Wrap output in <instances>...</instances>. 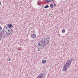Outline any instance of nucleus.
<instances>
[{"mask_svg":"<svg viewBox=\"0 0 78 78\" xmlns=\"http://www.w3.org/2000/svg\"><path fill=\"white\" fill-rule=\"evenodd\" d=\"M4 34V32L3 31H1V33L0 34V36H3V34ZM1 40V39H0V41Z\"/></svg>","mask_w":78,"mask_h":78,"instance_id":"obj_8","label":"nucleus"},{"mask_svg":"<svg viewBox=\"0 0 78 78\" xmlns=\"http://www.w3.org/2000/svg\"><path fill=\"white\" fill-rule=\"evenodd\" d=\"M3 31L4 33V34H7V33L6 32V30H3Z\"/></svg>","mask_w":78,"mask_h":78,"instance_id":"obj_9","label":"nucleus"},{"mask_svg":"<svg viewBox=\"0 0 78 78\" xmlns=\"http://www.w3.org/2000/svg\"><path fill=\"white\" fill-rule=\"evenodd\" d=\"M73 61L72 59L71 58L66 62V64L64 66L63 69H62L63 71L65 72L66 70H67V69L69 68L72 62Z\"/></svg>","mask_w":78,"mask_h":78,"instance_id":"obj_2","label":"nucleus"},{"mask_svg":"<svg viewBox=\"0 0 78 78\" xmlns=\"http://www.w3.org/2000/svg\"><path fill=\"white\" fill-rule=\"evenodd\" d=\"M50 8H53V5L52 4L50 5Z\"/></svg>","mask_w":78,"mask_h":78,"instance_id":"obj_12","label":"nucleus"},{"mask_svg":"<svg viewBox=\"0 0 78 78\" xmlns=\"http://www.w3.org/2000/svg\"><path fill=\"white\" fill-rule=\"evenodd\" d=\"M62 33H65V30H62Z\"/></svg>","mask_w":78,"mask_h":78,"instance_id":"obj_16","label":"nucleus"},{"mask_svg":"<svg viewBox=\"0 0 78 78\" xmlns=\"http://www.w3.org/2000/svg\"><path fill=\"white\" fill-rule=\"evenodd\" d=\"M37 4L38 5H39V2H37Z\"/></svg>","mask_w":78,"mask_h":78,"instance_id":"obj_18","label":"nucleus"},{"mask_svg":"<svg viewBox=\"0 0 78 78\" xmlns=\"http://www.w3.org/2000/svg\"><path fill=\"white\" fill-rule=\"evenodd\" d=\"M36 35L35 34H33L31 35L32 38L33 39H34L35 38H36Z\"/></svg>","mask_w":78,"mask_h":78,"instance_id":"obj_4","label":"nucleus"},{"mask_svg":"<svg viewBox=\"0 0 78 78\" xmlns=\"http://www.w3.org/2000/svg\"><path fill=\"white\" fill-rule=\"evenodd\" d=\"M9 61H11V59H9Z\"/></svg>","mask_w":78,"mask_h":78,"instance_id":"obj_21","label":"nucleus"},{"mask_svg":"<svg viewBox=\"0 0 78 78\" xmlns=\"http://www.w3.org/2000/svg\"><path fill=\"white\" fill-rule=\"evenodd\" d=\"M37 51H39V49L37 50Z\"/></svg>","mask_w":78,"mask_h":78,"instance_id":"obj_23","label":"nucleus"},{"mask_svg":"<svg viewBox=\"0 0 78 78\" xmlns=\"http://www.w3.org/2000/svg\"><path fill=\"white\" fill-rule=\"evenodd\" d=\"M4 30H8V29L9 28L8 27V24H7V26H4Z\"/></svg>","mask_w":78,"mask_h":78,"instance_id":"obj_7","label":"nucleus"},{"mask_svg":"<svg viewBox=\"0 0 78 78\" xmlns=\"http://www.w3.org/2000/svg\"><path fill=\"white\" fill-rule=\"evenodd\" d=\"M46 2L47 3H49V2H50V0H47Z\"/></svg>","mask_w":78,"mask_h":78,"instance_id":"obj_14","label":"nucleus"},{"mask_svg":"<svg viewBox=\"0 0 78 78\" xmlns=\"http://www.w3.org/2000/svg\"><path fill=\"white\" fill-rule=\"evenodd\" d=\"M45 74L43 73L39 75L37 78H44L45 76Z\"/></svg>","mask_w":78,"mask_h":78,"instance_id":"obj_3","label":"nucleus"},{"mask_svg":"<svg viewBox=\"0 0 78 78\" xmlns=\"http://www.w3.org/2000/svg\"><path fill=\"white\" fill-rule=\"evenodd\" d=\"M1 5V2H0V5Z\"/></svg>","mask_w":78,"mask_h":78,"instance_id":"obj_22","label":"nucleus"},{"mask_svg":"<svg viewBox=\"0 0 78 78\" xmlns=\"http://www.w3.org/2000/svg\"><path fill=\"white\" fill-rule=\"evenodd\" d=\"M38 49H41V48H38Z\"/></svg>","mask_w":78,"mask_h":78,"instance_id":"obj_25","label":"nucleus"},{"mask_svg":"<svg viewBox=\"0 0 78 78\" xmlns=\"http://www.w3.org/2000/svg\"><path fill=\"white\" fill-rule=\"evenodd\" d=\"M48 39H50V37H48Z\"/></svg>","mask_w":78,"mask_h":78,"instance_id":"obj_20","label":"nucleus"},{"mask_svg":"<svg viewBox=\"0 0 78 78\" xmlns=\"http://www.w3.org/2000/svg\"><path fill=\"white\" fill-rule=\"evenodd\" d=\"M2 28L1 27H0V31H2Z\"/></svg>","mask_w":78,"mask_h":78,"instance_id":"obj_15","label":"nucleus"},{"mask_svg":"<svg viewBox=\"0 0 78 78\" xmlns=\"http://www.w3.org/2000/svg\"><path fill=\"white\" fill-rule=\"evenodd\" d=\"M46 62V60H43L42 61V63L45 64Z\"/></svg>","mask_w":78,"mask_h":78,"instance_id":"obj_10","label":"nucleus"},{"mask_svg":"<svg viewBox=\"0 0 78 78\" xmlns=\"http://www.w3.org/2000/svg\"><path fill=\"white\" fill-rule=\"evenodd\" d=\"M48 44H49V40H48L47 38H43L38 44V47H43L45 45H47Z\"/></svg>","mask_w":78,"mask_h":78,"instance_id":"obj_1","label":"nucleus"},{"mask_svg":"<svg viewBox=\"0 0 78 78\" xmlns=\"http://www.w3.org/2000/svg\"><path fill=\"white\" fill-rule=\"evenodd\" d=\"M6 33H7V34H6V35H7L8 34H9H9L8 33V29H7V30H6Z\"/></svg>","mask_w":78,"mask_h":78,"instance_id":"obj_13","label":"nucleus"},{"mask_svg":"<svg viewBox=\"0 0 78 78\" xmlns=\"http://www.w3.org/2000/svg\"><path fill=\"white\" fill-rule=\"evenodd\" d=\"M44 0V1H47V0Z\"/></svg>","mask_w":78,"mask_h":78,"instance_id":"obj_24","label":"nucleus"},{"mask_svg":"<svg viewBox=\"0 0 78 78\" xmlns=\"http://www.w3.org/2000/svg\"><path fill=\"white\" fill-rule=\"evenodd\" d=\"M56 4H54V6H56Z\"/></svg>","mask_w":78,"mask_h":78,"instance_id":"obj_19","label":"nucleus"},{"mask_svg":"<svg viewBox=\"0 0 78 78\" xmlns=\"http://www.w3.org/2000/svg\"><path fill=\"white\" fill-rule=\"evenodd\" d=\"M53 0H50V2H54Z\"/></svg>","mask_w":78,"mask_h":78,"instance_id":"obj_17","label":"nucleus"},{"mask_svg":"<svg viewBox=\"0 0 78 78\" xmlns=\"http://www.w3.org/2000/svg\"><path fill=\"white\" fill-rule=\"evenodd\" d=\"M44 8H49V6H48V5H46L45 6H44Z\"/></svg>","mask_w":78,"mask_h":78,"instance_id":"obj_11","label":"nucleus"},{"mask_svg":"<svg viewBox=\"0 0 78 78\" xmlns=\"http://www.w3.org/2000/svg\"><path fill=\"white\" fill-rule=\"evenodd\" d=\"M8 27L9 29L12 28V27L13 26H12V25L10 24L9 25V24H8Z\"/></svg>","mask_w":78,"mask_h":78,"instance_id":"obj_5","label":"nucleus"},{"mask_svg":"<svg viewBox=\"0 0 78 78\" xmlns=\"http://www.w3.org/2000/svg\"><path fill=\"white\" fill-rule=\"evenodd\" d=\"M8 32L9 34H11V32L12 31V29L11 28L9 29L8 30Z\"/></svg>","mask_w":78,"mask_h":78,"instance_id":"obj_6","label":"nucleus"}]
</instances>
